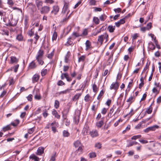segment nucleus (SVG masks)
Here are the masks:
<instances>
[{
	"instance_id": "1",
	"label": "nucleus",
	"mask_w": 161,
	"mask_h": 161,
	"mask_svg": "<svg viewBox=\"0 0 161 161\" xmlns=\"http://www.w3.org/2000/svg\"><path fill=\"white\" fill-rule=\"evenodd\" d=\"M64 5L61 13L63 15L65 16L66 18L64 19V21H65L69 18L72 13L69 14L70 12L69 8V2L66 0H64Z\"/></svg>"
},
{
	"instance_id": "2",
	"label": "nucleus",
	"mask_w": 161,
	"mask_h": 161,
	"mask_svg": "<svg viewBox=\"0 0 161 161\" xmlns=\"http://www.w3.org/2000/svg\"><path fill=\"white\" fill-rule=\"evenodd\" d=\"M151 145V150L153 152L156 153L160 155L161 154V144L155 143L152 144Z\"/></svg>"
},
{
	"instance_id": "3",
	"label": "nucleus",
	"mask_w": 161,
	"mask_h": 161,
	"mask_svg": "<svg viewBox=\"0 0 161 161\" xmlns=\"http://www.w3.org/2000/svg\"><path fill=\"white\" fill-rule=\"evenodd\" d=\"M43 55V51L41 50H40L37 53L36 56V59L39 64L42 65L44 62L42 60V57Z\"/></svg>"
},
{
	"instance_id": "4",
	"label": "nucleus",
	"mask_w": 161,
	"mask_h": 161,
	"mask_svg": "<svg viewBox=\"0 0 161 161\" xmlns=\"http://www.w3.org/2000/svg\"><path fill=\"white\" fill-rule=\"evenodd\" d=\"M108 36L106 33L99 36L97 38V43L101 45H102L104 40H105V42L108 41Z\"/></svg>"
},
{
	"instance_id": "5",
	"label": "nucleus",
	"mask_w": 161,
	"mask_h": 161,
	"mask_svg": "<svg viewBox=\"0 0 161 161\" xmlns=\"http://www.w3.org/2000/svg\"><path fill=\"white\" fill-rule=\"evenodd\" d=\"M159 128V127L158 126L155 125L147 128L144 130V131L146 133H148L150 131H154L156 129H158Z\"/></svg>"
},
{
	"instance_id": "6",
	"label": "nucleus",
	"mask_w": 161,
	"mask_h": 161,
	"mask_svg": "<svg viewBox=\"0 0 161 161\" xmlns=\"http://www.w3.org/2000/svg\"><path fill=\"white\" fill-rule=\"evenodd\" d=\"M119 86V83L118 82H113L110 85V90L114 89L116 91L118 89Z\"/></svg>"
},
{
	"instance_id": "7",
	"label": "nucleus",
	"mask_w": 161,
	"mask_h": 161,
	"mask_svg": "<svg viewBox=\"0 0 161 161\" xmlns=\"http://www.w3.org/2000/svg\"><path fill=\"white\" fill-rule=\"evenodd\" d=\"M80 114V112L79 110H77L75 112V116L74 117V120L76 124L79 122Z\"/></svg>"
},
{
	"instance_id": "8",
	"label": "nucleus",
	"mask_w": 161,
	"mask_h": 161,
	"mask_svg": "<svg viewBox=\"0 0 161 161\" xmlns=\"http://www.w3.org/2000/svg\"><path fill=\"white\" fill-rule=\"evenodd\" d=\"M50 11V7L48 6H44L42 7L41 10V13L42 14L48 13Z\"/></svg>"
},
{
	"instance_id": "9",
	"label": "nucleus",
	"mask_w": 161,
	"mask_h": 161,
	"mask_svg": "<svg viewBox=\"0 0 161 161\" xmlns=\"http://www.w3.org/2000/svg\"><path fill=\"white\" fill-rule=\"evenodd\" d=\"M126 17H125L124 18L120 19L119 21L115 23V25L117 27H119L120 25H121L124 24L125 22V19Z\"/></svg>"
},
{
	"instance_id": "10",
	"label": "nucleus",
	"mask_w": 161,
	"mask_h": 161,
	"mask_svg": "<svg viewBox=\"0 0 161 161\" xmlns=\"http://www.w3.org/2000/svg\"><path fill=\"white\" fill-rule=\"evenodd\" d=\"M59 9V7L57 5L53 6V9L51 11V13L54 14H56L58 12Z\"/></svg>"
},
{
	"instance_id": "11",
	"label": "nucleus",
	"mask_w": 161,
	"mask_h": 161,
	"mask_svg": "<svg viewBox=\"0 0 161 161\" xmlns=\"http://www.w3.org/2000/svg\"><path fill=\"white\" fill-rule=\"evenodd\" d=\"M150 62L149 63L147 62L145 66V67L144 68L142 72V73L146 72L145 77L147 75V73L149 70V67L150 65Z\"/></svg>"
},
{
	"instance_id": "12",
	"label": "nucleus",
	"mask_w": 161,
	"mask_h": 161,
	"mask_svg": "<svg viewBox=\"0 0 161 161\" xmlns=\"http://www.w3.org/2000/svg\"><path fill=\"white\" fill-rule=\"evenodd\" d=\"M33 94H35L34 98L35 99L39 100L41 99V96L38 92V90H34L33 91Z\"/></svg>"
},
{
	"instance_id": "13",
	"label": "nucleus",
	"mask_w": 161,
	"mask_h": 161,
	"mask_svg": "<svg viewBox=\"0 0 161 161\" xmlns=\"http://www.w3.org/2000/svg\"><path fill=\"white\" fill-rule=\"evenodd\" d=\"M36 5L38 9L41 10L42 7L43 3L42 1L39 0H36Z\"/></svg>"
},
{
	"instance_id": "14",
	"label": "nucleus",
	"mask_w": 161,
	"mask_h": 161,
	"mask_svg": "<svg viewBox=\"0 0 161 161\" xmlns=\"http://www.w3.org/2000/svg\"><path fill=\"white\" fill-rule=\"evenodd\" d=\"M90 134L92 137H94L98 136V131L96 130H92L90 132Z\"/></svg>"
},
{
	"instance_id": "15",
	"label": "nucleus",
	"mask_w": 161,
	"mask_h": 161,
	"mask_svg": "<svg viewBox=\"0 0 161 161\" xmlns=\"http://www.w3.org/2000/svg\"><path fill=\"white\" fill-rule=\"evenodd\" d=\"M39 75L37 74L34 75L32 78L33 83H34L37 82L39 79Z\"/></svg>"
},
{
	"instance_id": "16",
	"label": "nucleus",
	"mask_w": 161,
	"mask_h": 161,
	"mask_svg": "<svg viewBox=\"0 0 161 161\" xmlns=\"http://www.w3.org/2000/svg\"><path fill=\"white\" fill-rule=\"evenodd\" d=\"M89 131V127L86 125H85L82 130V133L84 135H86Z\"/></svg>"
},
{
	"instance_id": "17",
	"label": "nucleus",
	"mask_w": 161,
	"mask_h": 161,
	"mask_svg": "<svg viewBox=\"0 0 161 161\" xmlns=\"http://www.w3.org/2000/svg\"><path fill=\"white\" fill-rule=\"evenodd\" d=\"M44 148L43 147H39L37 151L36 154L38 155H41L44 153Z\"/></svg>"
},
{
	"instance_id": "18",
	"label": "nucleus",
	"mask_w": 161,
	"mask_h": 161,
	"mask_svg": "<svg viewBox=\"0 0 161 161\" xmlns=\"http://www.w3.org/2000/svg\"><path fill=\"white\" fill-rule=\"evenodd\" d=\"M134 96H131L128 99L126 102L129 103L128 108H129L131 104L134 101Z\"/></svg>"
},
{
	"instance_id": "19",
	"label": "nucleus",
	"mask_w": 161,
	"mask_h": 161,
	"mask_svg": "<svg viewBox=\"0 0 161 161\" xmlns=\"http://www.w3.org/2000/svg\"><path fill=\"white\" fill-rule=\"evenodd\" d=\"M19 61V59L14 56L10 57V62L12 64L16 63Z\"/></svg>"
},
{
	"instance_id": "20",
	"label": "nucleus",
	"mask_w": 161,
	"mask_h": 161,
	"mask_svg": "<svg viewBox=\"0 0 161 161\" xmlns=\"http://www.w3.org/2000/svg\"><path fill=\"white\" fill-rule=\"evenodd\" d=\"M30 159H32L34 161H39V158L34 154H31L29 157Z\"/></svg>"
},
{
	"instance_id": "21",
	"label": "nucleus",
	"mask_w": 161,
	"mask_h": 161,
	"mask_svg": "<svg viewBox=\"0 0 161 161\" xmlns=\"http://www.w3.org/2000/svg\"><path fill=\"white\" fill-rule=\"evenodd\" d=\"M72 40H74L75 39L76 37H78L82 36V35L80 34L79 33L77 32H74L73 33L72 35Z\"/></svg>"
},
{
	"instance_id": "22",
	"label": "nucleus",
	"mask_w": 161,
	"mask_h": 161,
	"mask_svg": "<svg viewBox=\"0 0 161 161\" xmlns=\"http://www.w3.org/2000/svg\"><path fill=\"white\" fill-rule=\"evenodd\" d=\"M86 45V50H88L89 49H91V42L88 40L86 41L85 43Z\"/></svg>"
},
{
	"instance_id": "23",
	"label": "nucleus",
	"mask_w": 161,
	"mask_h": 161,
	"mask_svg": "<svg viewBox=\"0 0 161 161\" xmlns=\"http://www.w3.org/2000/svg\"><path fill=\"white\" fill-rule=\"evenodd\" d=\"M103 124V120H101L97 122L96 123V126L97 128H101Z\"/></svg>"
},
{
	"instance_id": "24",
	"label": "nucleus",
	"mask_w": 161,
	"mask_h": 161,
	"mask_svg": "<svg viewBox=\"0 0 161 161\" xmlns=\"http://www.w3.org/2000/svg\"><path fill=\"white\" fill-rule=\"evenodd\" d=\"M52 114L55 116V117L57 119H59L60 118V115L58 114V112L55 109H53L52 111Z\"/></svg>"
},
{
	"instance_id": "25",
	"label": "nucleus",
	"mask_w": 161,
	"mask_h": 161,
	"mask_svg": "<svg viewBox=\"0 0 161 161\" xmlns=\"http://www.w3.org/2000/svg\"><path fill=\"white\" fill-rule=\"evenodd\" d=\"M71 90V89H67L65 90L59 92V95L66 94L67 93H69Z\"/></svg>"
},
{
	"instance_id": "26",
	"label": "nucleus",
	"mask_w": 161,
	"mask_h": 161,
	"mask_svg": "<svg viewBox=\"0 0 161 161\" xmlns=\"http://www.w3.org/2000/svg\"><path fill=\"white\" fill-rule=\"evenodd\" d=\"M93 21L95 24L96 25L99 24L100 23L99 19L98 17L95 16L93 18Z\"/></svg>"
},
{
	"instance_id": "27",
	"label": "nucleus",
	"mask_w": 161,
	"mask_h": 161,
	"mask_svg": "<svg viewBox=\"0 0 161 161\" xmlns=\"http://www.w3.org/2000/svg\"><path fill=\"white\" fill-rule=\"evenodd\" d=\"M107 17V16L105 14H102L99 16V20L104 21L106 19Z\"/></svg>"
},
{
	"instance_id": "28",
	"label": "nucleus",
	"mask_w": 161,
	"mask_h": 161,
	"mask_svg": "<svg viewBox=\"0 0 161 161\" xmlns=\"http://www.w3.org/2000/svg\"><path fill=\"white\" fill-rule=\"evenodd\" d=\"M115 26L113 25H109L108 27V30L110 32H113L115 30Z\"/></svg>"
},
{
	"instance_id": "29",
	"label": "nucleus",
	"mask_w": 161,
	"mask_h": 161,
	"mask_svg": "<svg viewBox=\"0 0 161 161\" xmlns=\"http://www.w3.org/2000/svg\"><path fill=\"white\" fill-rule=\"evenodd\" d=\"M82 94V93H78L74 96L73 98V100H76L78 99Z\"/></svg>"
},
{
	"instance_id": "30",
	"label": "nucleus",
	"mask_w": 161,
	"mask_h": 161,
	"mask_svg": "<svg viewBox=\"0 0 161 161\" xmlns=\"http://www.w3.org/2000/svg\"><path fill=\"white\" fill-rule=\"evenodd\" d=\"M70 55V52H68L64 58V62L65 63H67L68 62L69 58V57Z\"/></svg>"
},
{
	"instance_id": "31",
	"label": "nucleus",
	"mask_w": 161,
	"mask_h": 161,
	"mask_svg": "<svg viewBox=\"0 0 161 161\" xmlns=\"http://www.w3.org/2000/svg\"><path fill=\"white\" fill-rule=\"evenodd\" d=\"M71 39H72V38L71 37H69L68 39V41L67 42H66L65 45L68 46L69 45H71L72 44L73 42H72L70 41Z\"/></svg>"
},
{
	"instance_id": "32",
	"label": "nucleus",
	"mask_w": 161,
	"mask_h": 161,
	"mask_svg": "<svg viewBox=\"0 0 161 161\" xmlns=\"http://www.w3.org/2000/svg\"><path fill=\"white\" fill-rule=\"evenodd\" d=\"M57 156V153L56 152L54 153L51 156L50 161H54L55 160V158Z\"/></svg>"
},
{
	"instance_id": "33",
	"label": "nucleus",
	"mask_w": 161,
	"mask_h": 161,
	"mask_svg": "<svg viewBox=\"0 0 161 161\" xmlns=\"http://www.w3.org/2000/svg\"><path fill=\"white\" fill-rule=\"evenodd\" d=\"M154 85L155 86V87L158 88L159 90L161 89V84H160L159 82L156 81L154 82Z\"/></svg>"
},
{
	"instance_id": "34",
	"label": "nucleus",
	"mask_w": 161,
	"mask_h": 161,
	"mask_svg": "<svg viewBox=\"0 0 161 161\" xmlns=\"http://www.w3.org/2000/svg\"><path fill=\"white\" fill-rule=\"evenodd\" d=\"M158 88L154 87L152 89V92L156 94H158L159 93V89L158 90Z\"/></svg>"
},
{
	"instance_id": "35",
	"label": "nucleus",
	"mask_w": 161,
	"mask_h": 161,
	"mask_svg": "<svg viewBox=\"0 0 161 161\" xmlns=\"http://www.w3.org/2000/svg\"><path fill=\"white\" fill-rule=\"evenodd\" d=\"M75 147H77L81 146L80 142L79 141H77L74 143Z\"/></svg>"
},
{
	"instance_id": "36",
	"label": "nucleus",
	"mask_w": 161,
	"mask_h": 161,
	"mask_svg": "<svg viewBox=\"0 0 161 161\" xmlns=\"http://www.w3.org/2000/svg\"><path fill=\"white\" fill-rule=\"evenodd\" d=\"M99 102L97 104L93 105L92 107V111H96Z\"/></svg>"
},
{
	"instance_id": "37",
	"label": "nucleus",
	"mask_w": 161,
	"mask_h": 161,
	"mask_svg": "<svg viewBox=\"0 0 161 161\" xmlns=\"http://www.w3.org/2000/svg\"><path fill=\"white\" fill-rule=\"evenodd\" d=\"M69 135V133L67 131L64 130L63 131V135L64 137H68Z\"/></svg>"
},
{
	"instance_id": "38",
	"label": "nucleus",
	"mask_w": 161,
	"mask_h": 161,
	"mask_svg": "<svg viewBox=\"0 0 161 161\" xmlns=\"http://www.w3.org/2000/svg\"><path fill=\"white\" fill-rule=\"evenodd\" d=\"M138 144H139V143L137 142H130L129 143V144L127 145V147H129L132 146L134 145H137Z\"/></svg>"
},
{
	"instance_id": "39",
	"label": "nucleus",
	"mask_w": 161,
	"mask_h": 161,
	"mask_svg": "<svg viewBox=\"0 0 161 161\" xmlns=\"http://www.w3.org/2000/svg\"><path fill=\"white\" fill-rule=\"evenodd\" d=\"M59 101L57 100H56L54 102V106L55 108L56 109L58 108L59 107Z\"/></svg>"
},
{
	"instance_id": "40",
	"label": "nucleus",
	"mask_w": 161,
	"mask_h": 161,
	"mask_svg": "<svg viewBox=\"0 0 161 161\" xmlns=\"http://www.w3.org/2000/svg\"><path fill=\"white\" fill-rule=\"evenodd\" d=\"M86 58V56L85 55H82L80 56L79 58L78 62H83L84 61Z\"/></svg>"
},
{
	"instance_id": "41",
	"label": "nucleus",
	"mask_w": 161,
	"mask_h": 161,
	"mask_svg": "<svg viewBox=\"0 0 161 161\" xmlns=\"http://www.w3.org/2000/svg\"><path fill=\"white\" fill-rule=\"evenodd\" d=\"M47 69H42L41 72V74L42 76H43L46 75L47 73Z\"/></svg>"
},
{
	"instance_id": "42",
	"label": "nucleus",
	"mask_w": 161,
	"mask_h": 161,
	"mask_svg": "<svg viewBox=\"0 0 161 161\" xmlns=\"http://www.w3.org/2000/svg\"><path fill=\"white\" fill-rule=\"evenodd\" d=\"M101 147L102 144L100 142L97 143L95 145V147L98 149H100Z\"/></svg>"
},
{
	"instance_id": "43",
	"label": "nucleus",
	"mask_w": 161,
	"mask_h": 161,
	"mask_svg": "<svg viewBox=\"0 0 161 161\" xmlns=\"http://www.w3.org/2000/svg\"><path fill=\"white\" fill-rule=\"evenodd\" d=\"M36 67L35 63L34 62H32L29 65V68L31 69H34Z\"/></svg>"
},
{
	"instance_id": "44",
	"label": "nucleus",
	"mask_w": 161,
	"mask_h": 161,
	"mask_svg": "<svg viewBox=\"0 0 161 161\" xmlns=\"http://www.w3.org/2000/svg\"><path fill=\"white\" fill-rule=\"evenodd\" d=\"M57 37V34L56 32H54L53 33V34L52 36V40L53 41L54 40H55Z\"/></svg>"
},
{
	"instance_id": "45",
	"label": "nucleus",
	"mask_w": 161,
	"mask_h": 161,
	"mask_svg": "<svg viewBox=\"0 0 161 161\" xmlns=\"http://www.w3.org/2000/svg\"><path fill=\"white\" fill-rule=\"evenodd\" d=\"M63 116L64 117V121L65 122V125L66 126L68 125L69 124V121L67 119H66L65 117H64V115H63Z\"/></svg>"
},
{
	"instance_id": "46",
	"label": "nucleus",
	"mask_w": 161,
	"mask_h": 161,
	"mask_svg": "<svg viewBox=\"0 0 161 161\" xmlns=\"http://www.w3.org/2000/svg\"><path fill=\"white\" fill-rule=\"evenodd\" d=\"M113 53H112L109 57L108 58V64H110L112 62L113 60Z\"/></svg>"
},
{
	"instance_id": "47",
	"label": "nucleus",
	"mask_w": 161,
	"mask_h": 161,
	"mask_svg": "<svg viewBox=\"0 0 161 161\" xmlns=\"http://www.w3.org/2000/svg\"><path fill=\"white\" fill-rule=\"evenodd\" d=\"M153 108L151 106H149V108H148L146 110V112L148 114H150L152 111Z\"/></svg>"
},
{
	"instance_id": "48",
	"label": "nucleus",
	"mask_w": 161,
	"mask_h": 161,
	"mask_svg": "<svg viewBox=\"0 0 161 161\" xmlns=\"http://www.w3.org/2000/svg\"><path fill=\"white\" fill-rule=\"evenodd\" d=\"M103 94L104 92L103 90H101L100 93V94L97 97V99L98 100H100L101 99L102 96L103 95Z\"/></svg>"
},
{
	"instance_id": "49",
	"label": "nucleus",
	"mask_w": 161,
	"mask_h": 161,
	"mask_svg": "<svg viewBox=\"0 0 161 161\" xmlns=\"http://www.w3.org/2000/svg\"><path fill=\"white\" fill-rule=\"evenodd\" d=\"M10 129V128L9 125H7V126L4 127L3 128V131L5 132Z\"/></svg>"
},
{
	"instance_id": "50",
	"label": "nucleus",
	"mask_w": 161,
	"mask_h": 161,
	"mask_svg": "<svg viewBox=\"0 0 161 161\" xmlns=\"http://www.w3.org/2000/svg\"><path fill=\"white\" fill-rule=\"evenodd\" d=\"M141 137V135H138L136 136H132L131 139L132 140H136L137 139L140 138Z\"/></svg>"
},
{
	"instance_id": "51",
	"label": "nucleus",
	"mask_w": 161,
	"mask_h": 161,
	"mask_svg": "<svg viewBox=\"0 0 161 161\" xmlns=\"http://www.w3.org/2000/svg\"><path fill=\"white\" fill-rule=\"evenodd\" d=\"M96 2L95 0H89V3L91 5H95Z\"/></svg>"
},
{
	"instance_id": "52",
	"label": "nucleus",
	"mask_w": 161,
	"mask_h": 161,
	"mask_svg": "<svg viewBox=\"0 0 161 161\" xmlns=\"http://www.w3.org/2000/svg\"><path fill=\"white\" fill-rule=\"evenodd\" d=\"M92 89L93 91L95 92H97V85L95 84H93L92 86Z\"/></svg>"
},
{
	"instance_id": "53",
	"label": "nucleus",
	"mask_w": 161,
	"mask_h": 161,
	"mask_svg": "<svg viewBox=\"0 0 161 161\" xmlns=\"http://www.w3.org/2000/svg\"><path fill=\"white\" fill-rule=\"evenodd\" d=\"M7 3L11 6H13L14 4V3L12 0H7Z\"/></svg>"
},
{
	"instance_id": "54",
	"label": "nucleus",
	"mask_w": 161,
	"mask_h": 161,
	"mask_svg": "<svg viewBox=\"0 0 161 161\" xmlns=\"http://www.w3.org/2000/svg\"><path fill=\"white\" fill-rule=\"evenodd\" d=\"M89 157L93 158L96 157V154L95 153H89Z\"/></svg>"
},
{
	"instance_id": "55",
	"label": "nucleus",
	"mask_w": 161,
	"mask_h": 161,
	"mask_svg": "<svg viewBox=\"0 0 161 161\" xmlns=\"http://www.w3.org/2000/svg\"><path fill=\"white\" fill-rule=\"evenodd\" d=\"M139 141L142 144H146L148 142L147 140H144L143 139H141L139 140Z\"/></svg>"
},
{
	"instance_id": "56",
	"label": "nucleus",
	"mask_w": 161,
	"mask_h": 161,
	"mask_svg": "<svg viewBox=\"0 0 161 161\" xmlns=\"http://www.w3.org/2000/svg\"><path fill=\"white\" fill-rule=\"evenodd\" d=\"M64 84L65 83L61 80H59L57 83V85L59 86L64 85Z\"/></svg>"
},
{
	"instance_id": "57",
	"label": "nucleus",
	"mask_w": 161,
	"mask_h": 161,
	"mask_svg": "<svg viewBox=\"0 0 161 161\" xmlns=\"http://www.w3.org/2000/svg\"><path fill=\"white\" fill-rule=\"evenodd\" d=\"M42 114L44 118H46L47 116L48 113L46 109L44 110Z\"/></svg>"
},
{
	"instance_id": "58",
	"label": "nucleus",
	"mask_w": 161,
	"mask_h": 161,
	"mask_svg": "<svg viewBox=\"0 0 161 161\" xmlns=\"http://www.w3.org/2000/svg\"><path fill=\"white\" fill-rule=\"evenodd\" d=\"M94 11L95 12H100L102 10V9L100 8H98V7H94Z\"/></svg>"
},
{
	"instance_id": "59",
	"label": "nucleus",
	"mask_w": 161,
	"mask_h": 161,
	"mask_svg": "<svg viewBox=\"0 0 161 161\" xmlns=\"http://www.w3.org/2000/svg\"><path fill=\"white\" fill-rule=\"evenodd\" d=\"M17 39L19 41H21L23 39V37L21 35H19L17 36Z\"/></svg>"
},
{
	"instance_id": "60",
	"label": "nucleus",
	"mask_w": 161,
	"mask_h": 161,
	"mask_svg": "<svg viewBox=\"0 0 161 161\" xmlns=\"http://www.w3.org/2000/svg\"><path fill=\"white\" fill-rule=\"evenodd\" d=\"M90 97V95L89 94H87L84 97V100L86 102H88L89 100V98Z\"/></svg>"
},
{
	"instance_id": "61",
	"label": "nucleus",
	"mask_w": 161,
	"mask_h": 161,
	"mask_svg": "<svg viewBox=\"0 0 161 161\" xmlns=\"http://www.w3.org/2000/svg\"><path fill=\"white\" fill-rule=\"evenodd\" d=\"M107 111V109L105 108H104L102 109L101 111V113L103 114H106Z\"/></svg>"
},
{
	"instance_id": "62",
	"label": "nucleus",
	"mask_w": 161,
	"mask_h": 161,
	"mask_svg": "<svg viewBox=\"0 0 161 161\" xmlns=\"http://www.w3.org/2000/svg\"><path fill=\"white\" fill-rule=\"evenodd\" d=\"M32 95L31 94H30L27 97V99L29 101H31L32 100Z\"/></svg>"
},
{
	"instance_id": "63",
	"label": "nucleus",
	"mask_w": 161,
	"mask_h": 161,
	"mask_svg": "<svg viewBox=\"0 0 161 161\" xmlns=\"http://www.w3.org/2000/svg\"><path fill=\"white\" fill-rule=\"evenodd\" d=\"M147 30H148L147 27H143L141 28V31L144 32Z\"/></svg>"
},
{
	"instance_id": "64",
	"label": "nucleus",
	"mask_w": 161,
	"mask_h": 161,
	"mask_svg": "<svg viewBox=\"0 0 161 161\" xmlns=\"http://www.w3.org/2000/svg\"><path fill=\"white\" fill-rule=\"evenodd\" d=\"M114 11L116 13H119L121 12V9L119 8H118L116 9H114Z\"/></svg>"
}]
</instances>
